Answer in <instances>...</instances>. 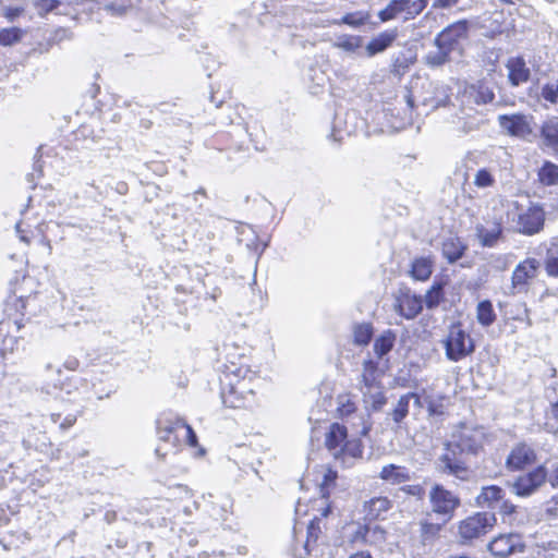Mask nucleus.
I'll use <instances>...</instances> for the list:
<instances>
[{
    "instance_id": "obj_39",
    "label": "nucleus",
    "mask_w": 558,
    "mask_h": 558,
    "mask_svg": "<svg viewBox=\"0 0 558 558\" xmlns=\"http://www.w3.org/2000/svg\"><path fill=\"white\" fill-rule=\"evenodd\" d=\"M402 0H391L386 8L379 11L378 17L381 22H387L396 19L399 14L403 13Z\"/></svg>"
},
{
    "instance_id": "obj_21",
    "label": "nucleus",
    "mask_w": 558,
    "mask_h": 558,
    "mask_svg": "<svg viewBox=\"0 0 558 558\" xmlns=\"http://www.w3.org/2000/svg\"><path fill=\"white\" fill-rule=\"evenodd\" d=\"M360 390L363 395V401L366 405V409H371L372 411H379L387 403L385 392L379 383L361 386Z\"/></svg>"
},
{
    "instance_id": "obj_20",
    "label": "nucleus",
    "mask_w": 558,
    "mask_h": 558,
    "mask_svg": "<svg viewBox=\"0 0 558 558\" xmlns=\"http://www.w3.org/2000/svg\"><path fill=\"white\" fill-rule=\"evenodd\" d=\"M539 144L558 155V117L546 119L539 129Z\"/></svg>"
},
{
    "instance_id": "obj_53",
    "label": "nucleus",
    "mask_w": 558,
    "mask_h": 558,
    "mask_svg": "<svg viewBox=\"0 0 558 558\" xmlns=\"http://www.w3.org/2000/svg\"><path fill=\"white\" fill-rule=\"evenodd\" d=\"M105 10L110 13L111 15H123L128 11V7L123 3H118L116 1H112L108 4H106Z\"/></svg>"
},
{
    "instance_id": "obj_45",
    "label": "nucleus",
    "mask_w": 558,
    "mask_h": 558,
    "mask_svg": "<svg viewBox=\"0 0 558 558\" xmlns=\"http://www.w3.org/2000/svg\"><path fill=\"white\" fill-rule=\"evenodd\" d=\"M347 543L351 546L366 545V524L357 523L348 534Z\"/></svg>"
},
{
    "instance_id": "obj_57",
    "label": "nucleus",
    "mask_w": 558,
    "mask_h": 558,
    "mask_svg": "<svg viewBox=\"0 0 558 558\" xmlns=\"http://www.w3.org/2000/svg\"><path fill=\"white\" fill-rule=\"evenodd\" d=\"M449 50L450 49H440L439 48V51L437 52V54L433 57L432 63L439 65V64H442L444 62H446L447 51H449Z\"/></svg>"
},
{
    "instance_id": "obj_14",
    "label": "nucleus",
    "mask_w": 558,
    "mask_h": 558,
    "mask_svg": "<svg viewBox=\"0 0 558 558\" xmlns=\"http://www.w3.org/2000/svg\"><path fill=\"white\" fill-rule=\"evenodd\" d=\"M469 23L465 20L458 21L446 27L436 38V44L440 49H452L459 40L466 38Z\"/></svg>"
},
{
    "instance_id": "obj_13",
    "label": "nucleus",
    "mask_w": 558,
    "mask_h": 558,
    "mask_svg": "<svg viewBox=\"0 0 558 558\" xmlns=\"http://www.w3.org/2000/svg\"><path fill=\"white\" fill-rule=\"evenodd\" d=\"M494 98V92L488 86L484 84H473L463 89L460 96V104L462 107L473 109L474 105H486L492 102Z\"/></svg>"
},
{
    "instance_id": "obj_55",
    "label": "nucleus",
    "mask_w": 558,
    "mask_h": 558,
    "mask_svg": "<svg viewBox=\"0 0 558 558\" xmlns=\"http://www.w3.org/2000/svg\"><path fill=\"white\" fill-rule=\"evenodd\" d=\"M459 0H435L433 3L434 9H450L457 4Z\"/></svg>"
},
{
    "instance_id": "obj_63",
    "label": "nucleus",
    "mask_w": 558,
    "mask_h": 558,
    "mask_svg": "<svg viewBox=\"0 0 558 558\" xmlns=\"http://www.w3.org/2000/svg\"><path fill=\"white\" fill-rule=\"evenodd\" d=\"M10 520V513L0 506V525L8 523Z\"/></svg>"
},
{
    "instance_id": "obj_29",
    "label": "nucleus",
    "mask_w": 558,
    "mask_h": 558,
    "mask_svg": "<svg viewBox=\"0 0 558 558\" xmlns=\"http://www.w3.org/2000/svg\"><path fill=\"white\" fill-rule=\"evenodd\" d=\"M465 246L459 239L449 238L442 243V255L449 263H454L463 256Z\"/></svg>"
},
{
    "instance_id": "obj_24",
    "label": "nucleus",
    "mask_w": 558,
    "mask_h": 558,
    "mask_svg": "<svg viewBox=\"0 0 558 558\" xmlns=\"http://www.w3.org/2000/svg\"><path fill=\"white\" fill-rule=\"evenodd\" d=\"M11 451L12 446L10 442H0V488L11 482L14 476V472L12 471L13 462L9 457Z\"/></svg>"
},
{
    "instance_id": "obj_50",
    "label": "nucleus",
    "mask_w": 558,
    "mask_h": 558,
    "mask_svg": "<svg viewBox=\"0 0 558 558\" xmlns=\"http://www.w3.org/2000/svg\"><path fill=\"white\" fill-rule=\"evenodd\" d=\"M461 125L459 126V132L462 134H468L472 131L478 130L482 121L480 119L473 117H462L460 118Z\"/></svg>"
},
{
    "instance_id": "obj_54",
    "label": "nucleus",
    "mask_w": 558,
    "mask_h": 558,
    "mask_svg": "<svg viewBox=\"0 0 558 558\" xmlns=\"http://www.w3.org/2000/svg\"><path fill=\"white\" fill-rule=\"evenodd\" d=\"M71 39V32L66 28H58L53 32L51 38H50V41L52 44H58V43H61L63 40H69Z\"/></svg>"
},
{
    "instance_id": "obj_31",
    "label": "nucleus",
    "mask_w": 558,
    "mask_h": 558,
    "mask_svg": "<svg viewBox=\"0 0 558 558\" xmlns=\"http://www.w3.org/2000/svg\"><path fill=\"white\" fill-rule=\"evenodd\" d=\"M363 39L355 35H341L332 43L335 48L349 53H355L362 47Z\"/></svg>"
},
{
    "instance_id": "obj_7",
    "label": "nucleus",
    "mask_w": 558,
    "mask_h": 558,
    "mask_svg": "<svg viewBox=\"0 0 558 558\" xmlns=\"http://www.w3.org/2000/svg\"><path fill=\"white\" fill-rule=\"evenodd\" d=\"M496 521L493 512L474 513L459 523L458 534L463 542H470L487 534Z\"/></svg>"
},
{
    "instance_id": "obj_30",
    "label": "nucleus",
    "mask_w": 558,
    "mask_h": 558,
    "mask_svg": "<svg viewBox=\"0 0 558 558\" xmlns=\"http://www.w3.org/2000/svg\"><path fill=\"white\" fill-rule=\"evenodd\" d=\"M476 318L483 327H488L496 320V313L489 300L481 301L476 306Z\"/></svg>"
},
{
    "instance_id": "obj_19",
    "label": "nucleus",
    "mask_w": 558,
    "mask_h": 558,
    "mask_svg": "<svg viewBox=\"0 0 558 558\" xmlns=\"http://www.w3.org/2000/svg\"><path fill=\"white\" fill-rule=\"evenodd\" d=\"M502 226L499 222L489 225L477 223L475 226V236L483 247H495L502 238Z\"/></svg>"
},
{
    "instance_id": "obj_32",
    "label": "nucleus",
    "mask_w": 558,
    "mask_h": 558,
    "mask_svg": "<svg viewBox=\"0 0 558 558\" xmlns=\"http://www.w3.org/2000/svg\"><path fill=\"white\" fill-rule=\"evenodd\" d=\"M396 341V336L391 330H387L376 338L374 342V352L378 357H383L391 351Z\"/></svg>"
},
{
    "instance_id": "obj_41",
    "label": "nucleus",
    "mask_w": 558,
    "mask_h": 558,
    "mask_svg": "<svg viewBox=\"0 0 558 558\" xmlns=\"http://www.w3.org/2000/svg\"><path fill=\"white\" fill-rule=\"evenodd\" d=\"M402 7H404L403 13L405 14L404 19L410 20L424 11L428 0H402Z\"/></svg>"
},
{
    "instance_id": "obj_61",
    "label": "nucleus",
    "mask_w": 558,
    "mask_h": 558,
    "mask_svg": "<svg viewBox=\"0 0 558 558\" xmlns=\"http://www.w3.org/2000/svg\"><path fill=\"white\" fill-rule=\"evenodd\" d=\"M500 509L505 514H511L514 512L515 507L509 501H504L500 506Z\"/></svg>"
},
{
    "instance_id": "obj_64",
    "label": "nucleus",
    "mask_w": 558,
    "mask_h": 558,
    "mask_svg": "<svg viewBox=\"0 0 558 558\" xmlns=\"http://www.w3.org/2000/svg\"><path fill=\"white\" fill-rule=\"evenodd\" d=\"M349 558H373L367 550H360L349 556Z\"/></svg>"
},
{
    "instance_id": "obj_22",
    "label": "nucleus",
    "mask_w": 558,
    "mask_h": 558,
    "mask_svg": "<svg viewBox=\"0 0 558 558\" xmlns=\"http://www.w3.org/2000/svg\"><path fill=\"white\" fill-rule=\"evenodd\" d=\"M508 78L513 86L525 83L530 78V69L521 57H513L507 61Z\"/></svg>"
},
{
    "instance_id": "obj_40",
    "label": "nucleus",
    "mask_w": 558,
    "mask_h": 558,
    "mask_svg": "<svg viewBox=\"0 0 558 558\" xmlns=\"http://www.w3.org/2000/svg\"><path fill=\"white\" fill-rule=\"evenodd\" d=\"M539 179L546 185H554L558 182V166L546 161L539 170Z\"/></svg>"
},
{
    "instance_id": "obj_1",
    "label": "nucleus",
    "mask_w": 558,
    "mask_h": 558,
    "mask_svg": "<svg viewBox=\"0 0 558 558\" xmlns=\"http://www.w3.org/2000/svg\"><path fill=\"white\" fill-rule=\"evenodd\" d=\"M487 440L483 426L459 423L444 444V452L436 460L439 472L461 481L469 480L470 471L462 456H477Z\"/></svg>"
},
{
    "instance_id": "obj_38",
    "label": "nucleus",
    "mask_w": 558,
    "mask_h": 558,
    "mask_svg": "<svg viewBox=\"0 0 558 558\" xmlns=\"http://www.w3.org/2000/svg\"><path fill=\"white\" fill-rule=\"evenodd\" d=\"M442 286L440 283H434L427 291L423 299L426 307L433 310L437 307L442 300Z\"/></svg>"
},
{
    "instance_id": "obj_36",
    "label": "nucleus",
    "mask_w": 558,
    "mask_h": 558,
    "mask_svg": "<svg viewBox=\"0 0 558 558\" xmlns=\"http://www.w3.org/2000/svg\"><path fill=\"white\" fill-rule=\"evenodd\" d=\"M374 330L369 323L357 324L353 328L354 343L357 345H367L373 337Z\"/></svg>"
},
{
    "instance_id": "obj_26",
    "label": "nucleus",
    "mask_w": 558,
    "mask_h": 558,
    "mask_svg": "<svg viewBox=\"0 0 558 558\" xmlns=\"http://www.w3.org/2000/svg\"><path fill=\"white\" fill-rule=\"evenodd\" d=\"M396 31H386L375 36L366 46L365 50L368 57L385 51L396 39Z\"/></svg>"
},
{
    "instance_id": "obj_58",
    "label": "nucleus",
    "mask_w": 558,
    "mask_h": 558,
    "mask_svg": "<svg viewBox=\"0 0 558 558\" xmlns=\"http://www.w3.org/2000/svg\"><path fill=\"white\" fill-rule=\"evenodd\" d=\"M404 492H407L410 495L421 497L423 493V488L420 485H409L403 488Z\"/></svg>"
},
{
    "instance_id": "obj_16",
    "label": "nucleus",
    "mask_w": 558,
    "mask_h": 558,
    "mask_svg": "<svg viewBox=\"0 0 558 558\" xmlns=\"http://www.w3.org/2000/svg\"><path fill=\"white\" fill-rule=\"evenodd\" d=\"M544 226V211L541 207L532 206L524 213L519 215L518 231L524 234H535L541 231Z\"/></svg>"
},
{
    "instance_id": "obj_12",
    "label": "nucleus",
    "mask_w": 558,
    "mask_h": 558,
    "mask_svg": "<svg viewBox=\"0 0 558 558\" xmlns=\"http://www.w3.org/2000/svg\"><path fill=\"white\" fill-rule=\"evenodd\" d=\"M524 543L521 535L515 533L501 534L488 544V550L494 556L508 557L513 553H522Z\"/></svg>"
},
{
    "instance_id": "obj_8",
    "label": "nucleus",
    "mask_w": 558,
    "mask_h": 558,
    "mask_svg": "<svg viewBox=\"0 0 558 558\" xmlns=\"http://www.w3.org/2000/svg\"><path fill=\"white\" fill-rule=\"evenodd\" d=\"M498 123L502 132L510 136L530 141V137L534 135V118L531 114H500Z\"/></svg>"
},
{
    "instance_id": "obj_51",
    "label": "nucleus",
    "mask_w": 558,
    "mask_h": 558,
    "mask_svg": "<svg viewBox=\"0 0 558 558\" xmlns=\"http://www.w3.org/2000/svg\"><path fill=\"white\" fill-rule=\"evenodd\" d=\"M545 269L548 276L558 277V256L555 255L551 250L547 252Z\"/></svg>"
},
{
    "instance_id": "obj_9",
    "label": "nucleus",
    "mask_w": 558,
    "mask_h": 558,
    "mask_svg": "<svg viewBox=\"0 0 558 558\" xmlns=\"http://www.w3.org/2000/svg\"><path fill=\"white\" fill-rule=\"evenodd\" d=\"M429 499L433 511L436 514L442 515L444 522L449 521L454 510L460 506V499L441 485H435L432 488Z\"/></svg>"
},
{
    "instance_id": "obj_6",
    "label": "nucleus",
    "mask_w": 558,
    "mask_h": 558,
    "mask_svg": "<svg viewBox=\"0 0 558 558\" xmlns=\"http://www.w3.org/2000/svg\"><path fill=\"white\" fill-rule=\"evenodd\" d=\"M63 372L60 366L47 362L41 371V385L40 391L47 395H54L58 391L64 390L71 393L72 389H77L76 384L82 383L83 379L76 376L62 379Z\"/></svg>"
},
{
    "instance_id": "obj_25",
    "label": "nucleus",
    "mask_w": 558,
    "mask_h": 558,
    "mask_svg": "<svg viewBox=\"0 0 558 558\" xmlns=\"http://www.w3.org/2000/svg\"><path fill=\"white\" fill-rule=\"evenodd\" d=\"M504 497V492L499 486L492 485L483 487L476 497V504L482 508L495 509Z\"/></svg>"
},
{
    "instance_id": "obj_49",
    "label": "nucleus",
    "mask_w": 558,
    "mask_h": 558,
    "mask_svg": "<svg viewBox=\"0 0 558 558\" xmlns=\"http://www.w3.org/2000/svg\"><path fill=\"white\" fill-rule=\"evenodd\" d=\"M336 480H337V472L331 469H327L324 473L323 481L319 485L320 494H322L323 498L328 497V495H329L328 488L335 484Z\"/></svg>"
},
{
    "instance_id": "obj_56",
    "label": "nucleus",
    "mask_w": 558,
    "mask_h": 558,
    "mask_svg": "<svg viewBox=\"0 0 558 558\" xmlns=\"http://www.w3.org/2000/svg\"><path fill=\"white\" fill-rule=\"evenodd\" d=\"M80 366V361L76 359V357H73V356H69L68 359H65V361L63 362V367L68 371H76Z\"/></svg>"
},
{
    "instance_id": "obj_44",
    "label": "nucleus",
    "mask_w": 558,
    "mask_h": 558,
    "mask_svg": "<svg viewBox=\"0 0 558 558\" xmlns=\"http://www.w3.org/2000/svg\"><path fill=\"white\" fill-rule=\"evenodd\" d=\"M495 175L492 170L482 168L474 175V184L480 189L490 187L495 184Z\"/></svg>"
},
{
    "instance_id": "obj_60",
    "label": "nucleus",
    "mask_w": 558,
    "mask_h": 558,
    "mask_svg": "<svg viewBox=\"0 0 558 558\" xmlns=\"http://www.w3.org/2000/svg\"><path fill=\"white\" fill-rule=\"evenodd\" d=\"M549 483L554 487H558V462L554 465L551 473L548 477Z\"/></svg>"
},
{
    "instance_id": "obj_27",
    "label": "nucleus",
    "mask_w": 558,
    "mask_h": 558,
    "mask_svg": "<svg viewBox=\"0 0 558 558\" xmlns=\"http://www.w3.org/2000/svg\"><path fill=\"white\" fill-rule=\"evenodd\" d=\"M434 268L432 257H416L411 264L410 275L414 280L426 281L429 279Z\"/></svg>"
},
{
    "instance_id": "obj_2",
    "label": "nucleus",
    "mask_w": 558,
    "mask_h": 558,
    "mask_svg": "<svg viewBox=\"0 0 558 558\" xmlns=\"http://www.w3.org/2000/svg\"><path fill=\"white\" fill-rule=\"evenodd\" d=\"M221 400L228 408H242L254 395L256 375L247 365L233 362L225 366L220 377Z\"/></svg>"
},
{
    "instance_id": "obj_4",
    "label": "nucleus",
    "mask_w": 558,
    "mask_h": 558,
    "mask_svg": "<svg viewBox=\"0 0 558 558\" xmlns=\"http://www.w3.org/2000/svg\"><path fill=\"white\" fill-rule=\"evenodd\" d=\"M325 446L335 460L349 465L352 459L361 457L362 446L357 440H348L347 427L333 423L325 435Z\"/></svg>"
},
{
    "instance_id": "obj_37",
    "label": "nucleus",
    "mask_w": 558,
    "mask_h": 558,
    "mask_svg": "<svg viewBox=\"0 0 558 558\" xmlns=\"http://www.w3.org/2000/svg\"><path fill=\"white\" fill-rule=\"evenodd\" d=\"M378 372V365L373 360H365L363 362V369L361 374V386H367L377 384L376 375Z\"/></svg>"
},
{
    "instance_id": "obj_52",
    "label": "nucleus",
    "mask_w": 558,
    "mask_h": 558,
    "mask_svg": "<svg viewBox=\"0 0 558 558\" xmlns=\"http://www.w3.org/2000/svg\"><path fill=\"white\" fill-rule=\"evenodd\" d=\"M341 22L352 27H359L365 23V17L355 13H349L341 19Z\"/></svg>"
},
{
    "instance_id": "obj_59",
    "label": "nucleus",
    "mask_w": 558,
    "mask_h": 558,
    "mask_svg": "<svg viewBox=\"0 0 558 558\" xmlns=\"http://www.w3.org/2000/svg\"><path fill=\"white\" fill-rule=\"evenodd\" d=\"M359 420L361 421V429H359L356 433L361 436H366L371 430V424L365 421L363 416H359Z\"/></svg>"
},
{
    "instance_id": "obj_48",
    "label": "nucleus",
    "mask_w": 558,
    "mask_h": 558,
    "mask_svg": "<svg viewBox=\"0 0 558 558\" xmlns=\"http://www.w3.org/2000/svg\"><path fill=\"white\" fill-rule=\"evenodd\" d=\"M440 524L422 522L421 523V538L424 544L432 542L439 533Z\"/></svg>"
},
{
    "instance_id": "obj_46",
    "label": "nucleus",
    "mask_w": 558,
    "mask_h": 558,
    "mask_svg": "<svg viewBox=\"0 0 558 558\" xmlns=\"http://www.w3.org/2000/svg\"><path fill=\"white\" fill-rule=\"evenodd\" d=\"M24 13H25V7L23 4H3L1 8V15L9 23L15 22Z\"/></svg>"
},
{
    "instance_id": "obj_23",
    "label": "nucleus",
    "mask_w": 558,
    "mask_h": 558,
    "mask_svg": "<svg viewBox=\"0 0 558 558\" xmlns=\"http://www.w3.org/2000/svg\"><path fill=\"white\" fill-rule=\"evenodd\" d=\"M379 478L390 485H399L411 480V472L403 465L387 464L381 468Z\"/></svg>"
},
{
    "instance_id": "obj_62",
    "label": "nucleus",
    "mask_w": 558,
    "mask_h": 558,
    "mask_svg": "<svg viewBox=\"0 0 558 558\" xmlns=\"http://www.w3.org/2000/svg\"><path fill=\"white\" fill-rule=\"evenodd\" d=\"M15 230H16V233L19 234L21 241H23L25 243H29V239L25 234V230L22 229L21 222L16 223Z\"/></svg>"
},
{
    "instance_id": "obj_18",
    "label": "nucleus",
    "mask_w": 558,
    "mask_h": 558,
    "mask_svg": "<svg viewBox=\"0 0 558 558\" xmlns=\"http://www.w3.org/2000/svg\"><path fill=\"white\" fill-rule=\"evenodd\" d=\"M395 307L405 319H413L423 310V298L410 292L402 293L397 298Z\"/></svg>"
},
{
    "instance_id": "obj_35",
    "label": "nucleus",
    "mask_w": 558,
    "mask_h": 558,
    "mask_svg": "<svg viewBox=\"0 0 558 558\" xmlns=\"http://www.w3.org/2000/svg\"><path fill=\"white\" fill-rule=\"evenodd\" d=\"M337 408L336 411L339 416L341 417H351L354 415L356 411L355 402L353 401V398L349 393H342L337 397L336 400Z\"/></svg>"
},
{
    "instance_id": "obj_28",
    "label": "nucleus",
    "mask_w": 558,
    "mask_h": 558,
    "mask_svg": "<svg viewBox=\"0 0 558 558\" xmlns=\"http://www.w3.org/2000/svg\"><path fill=\"white\" fill-rule=\"evenodd\" d=\"M391 508V501L387 497H374L364 504V512L371 520L380 518Z\"/></svg>"
},
{
    "instance_id": "obj_17",
    "label": "nucleus",
    "mask_w": 558,
    "mask_h": 558,
    "mask_svg": "<svg viewBox=\"0 0 558 558\" xmlns=\"http://www.w3.org/2000/svg\"><path fill=\"white\" fill-rule=\"evenodd\" d=\"M411 401H413L415 405L421 407V398L418 397V395L414 392H408L405 395H402L398 399L393 409L387 413L386 420L392 421V423L395 424L392 429L400 428L401 423L409 414V407Z\"/></svg>"
},
{
    "instance_id": "obj_10",
    "label": "nucleus",
    "mask_w": 558,
    "mask_h": 558,
    "mask_svg": "<svg viewBox=\"0 0 558 558\" xmlns=\"http://www.w3.org/2000/svg\"><path fill=\"white\" fill-rule=\"evenodd\" d=\"M541 264L535 258H526L519 263L511 276L512 293L527 292L532 281L536 278Z\"/></svg>"
},
{
    "instance_id": "obj_5",
    "label": "nucleus",
    "mask_w": 558,
    "mask_h": 558,
    "mask_svg": "<svg viewBox=\"0 0 558 558\" xmlns=\"http://www.w3.org/2000/svg\"><path fill=\"white\" fill-rule=\"evenodd\" d=\"M441 343L445 348L446 357L451 362H459L471 355L475 350L472 337L460 324L450 326Z\"/></svg>"
},
{
    "instance_id": "obj_42",
    "label": "nucleus",
    "mask_w": 558,
    "mask_h": 558,
    "mask_svg": "<svg viewBox=\"0 0 558 558\" xmlns=\"http://www.w3.org/2000/svg\"><path fill=\"white\" fill-rule=\"evenodd\" d=\"M541 97L551 106H558V80L544 84L541 89Z\"/></svg>"
},
{
    "instance_id": "obj_43",
    "label": "nucleus",
    "mask_w": 558,
    "mask_h": 558,
    "mask_svg": "<svg viewBox=\"0 0 558 558\" xmlns=\"http://www.w3.org/2000/svg\"><path fill=\"white\" fill-rule=\"evenodd\" d=\"M32 4L40 17H46L49 13L57 10L61 1L59 0H33Z\"/></svg>"
},
{
    "instance_id": "obj_3",
    "label": "nucleus",
    "mask_w": 558,
    "mask_h": 558,
    "mask_svg": "<svg viewBox=\"0 0 558 558\" xmlns=\"http://www.w3.org/2000/svg\"><path fill=\"white\" fill-rule=\"evenodd\" d=\"M157 436L161 444L157 446L155 452L160 458H165L170 452H177L181 440L191 447L197 446L195 432L179 417H160L157 421Z\"/></svg>"
},
{
    "instance_id": "obj_47",
    "label": "nucleus",
    "mask_w": 558,
    "mask_h": 558,
    "mask_svg": "<svg viewBox=\"0 0 558 558\" xmlns=\"http://www.w3.org/2000/svg\"><path fill=\"white\" fill-rule=\"evenodd\" d=\"M320 519L315 518L310 522L307 526V537L304 545L307 554L311 551L312 545H314L318 539L320 533Z\"/></svg>"
},
{
    "instance_id": "obj_34",
    "label": "nucleus",
    "mask_w": 558,
    "mask_h": 558,
    "mask_svg": "<svg viewBox=\"0 0 558 558\" xmlns=\"http://www.w3.org/2000/svg\"><path fill=\"white\" fill-rule=\"evenodd\" d=\"M25 31L20 27H5L0 29V46L9 47L20 43L24 35Z\"/></svg>"
},
{
    "instance_id": "obj_11",
    "label": "nucleus",
    "mask_w": 558,
    "mask_h": 558,
    "mask_svg": "<svg viewBox=\"0 0 558 558\" xmlns=\"http://www.w3.org/2000/svg\"><path fill=\"white\" fill-rule=\"evenodd\" d=\"M547 477V471L544 466H538L533 471L520 475L512 484V493L520 497L532 495Z\"/></svg>"
},
{
    "instance_id": "obj_33",
    "label": "nucleus",
    "mask_w": 558,
    "mask_h": 558,
    "mask_svg": "<svg viewBox=\"0 0 558 558\" xmlns=\"http://www.w3.org/2000/svg\"><path fill=\"white\" fill-rule=\"evenodd\" d=\"M387 539V532L378 524H366V545L380 547Z\"/></svg>"
},
{
    "instance_id": "obj_15",
    "label": "nucleus",
    "mask_w": 558,
    "mask_h": 558,
    "mask_svg": "<svg viewBox=\"0 0 558 558\" xmlns=\"http://www.w3.org/2000/svg\"><path fill=\"white\" fill-rule=\"evenodd\" d=\"M536 459L535 451L526 444L514 446L506 460V468L509 471H519L532 464Z\"/></svg>"
}]
</instances>
